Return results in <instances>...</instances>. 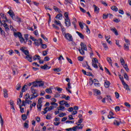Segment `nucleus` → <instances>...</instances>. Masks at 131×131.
Listing matches in <instances>:
<instances>
[{"mask_svg": "<svg viewBox=\"0 0 131 131\" xmlns=\"http://www.w3.org/2000/svg\"><path fill=\"white\" fill-rule=\"evenodd\" d=\"M77 126H74L72 128H66L67 131H76V129H82L83 127V125L81 124H77Z\"/></svg>", "mask_w": 131, "mask_h": 131, "instance_id": "obj_1", "label": "nucleus"}, {"mask_svg": "<svg viewBox=\"0 0 131 131\" xmlns=\"http://www.w3.org/2000/svg\"><path fill=\"white\" fill-rule=\"evenodd\" d=\"M14 35L15 37H18L19 39V41L20 42L23 43V41H24V38L22 37V34L20 32H14Z\"/></svg>", "mask_w": 131, "mask_h": 131, "instance_id": "obj_2", "label": "nucleus"}, {"mask_svg": "<svg viewBox=\"0 0 131 131\" xmlns=\"http://www.w3.org/2000/svg\"><path fill=\"white\" fill-rule=\"evenodd\" d=\"M63 36H64L65 38L69 41H72L73 40V38L72 37V35L70 34V33H64Z\"/></svg>", "mask_w": 131, "mask_h": 131, "instance_id": "obj_3", "label": "nucleus"}, {"mask_svg": "<svg viewBox=\"0 0 131 131\" xmlns=\"http://www.w3.org/2000/svg\"><path fill=\"white\" fill-rule=\"evenodd\" d=\"M25 49H26V48L21 47L20 49V51H21V52L23 53H24V54H25V55H26V56H29V51H28V50H26Z\"/></svg>", "mask_w": 131, "mask_h": 131, "instance_id": "obj_4", "label": "nucleus"}, {"mask_svg": "<svg viewBox=\"0 0 131 131\" xmlns=\"http://www.w3.org/2000/svg\"><path fill=\"white\" fill-rule=\"evenodd\" d=\"M64 23L66 24V26H67V27H69L70 26H71V22L70 21V19L69 18H66L64 19Z\"/></svg>", "mask_w": 131, "mask_h": 131, "instance_id": "obj_5", "label": "nucleus"}, {"mask_svg": "<svg viewBox=\"0 0 131 131\" xmlns=\"http://www.w3.org/2000/svg\"><path fill=\"white\" fill-rule=\"evenodd\" d=\"M35 45H36L37 47H39V45H41L42 43V40L41 39H39L38 40H36L34 41Z\"/></svg>", "mask_w": 131, "mask_h": 131, "instance_id": "obj_6", "label": "nucleus"}, {"mask_svg": "<svg viewBox=\"0 0 131 131\" xmlns=\"http://www.w3.org/2000/svg\"><path fill=\"white\" fill-rule=\"evenodd\" d=\"M30 96L31 98H30V100H32L33 99H35L37 97H38V94L37 93H32Z\"/></svg>", "mask_w": 131, "mask_h": 131, "instance_id": "obj_7", "label": "nucleus"}, {"mask_svg": "<svg viewBox=\"0 0 131 131\" xmlns=\"http://www.w3.org/2000/svg\"><path fill=\"white\" fill-rule=\"evenodd\" d=\"M3 95L4 98H8L9 97V94H8V90L7 89H3Z\"/></svg>", "mask_w": 131, "mask_h": 131, "instance_id": "obj_8", "label": "nucleus"}, {"mask_svg": "<svg viewBox=\"0 0 131 131\" xmlns=\"http://www.w3.org/2000/svg\"><path fill=\"white\" fill-rule=\"evenodd\" d=\"M81 49L83 50L84 51H88V48H86V45H85L83 42H81Z\"/></svg>", "mask_w": 131, "mask_h": 131, "instance_id": "obj_9", "label": "nucleus"}, {"mask_svg": "<svg viewBox=\"0 0 131 131\" xmlns=\"http://www.w3.org/2000/svg\"><path fill=\"white\" fill-rule=\"evenodd\" d=\"M93 7L94 8L95 13L98 14L99 12H100V8L95 5H93Z\"/></svg>", "mask_w": 131, "mask_h": 131, "instance_id": "obj_10", "label": "nucleus"}, {"mask_svg": "<svg viewBox=\"0 0 131 131\" xmlns=\"http://www.w3.org/2000/svg\"><path fill=\"white\" fill-rule=\"evenodd\" d=\"M121 123H122V122H121V121H118L117 120H115L114 121V125H117V126H119V125H120Z\"/></svg>", "mask_w": 131, "mask_h": 131, "instance_id": "obj_11", "label": "nucleus"}, {"mask_svg": "<svg viewBox=\"0 0 131 131\" xmlns=\"http://www.w3.org/2000/svg\"><path fill=\"white\" fill-rule=\"evenodd\" d=\"M123 85L124 86V89L126 90L127 91H130V89H129V87L128 86V85L127 84L125 83V82H124L122 83Z\"/></svg>", "mask_w": 131, "mask_h": 131, "instance_id": "obj_12", "label": "nucleus"}, {"mask_svg": "<svg viewBox=\"0 0 131 131\" xmlns=\"http://www.w3.org/2000/svg\"><path fill=\"white\" fill-rule=\"evenodd\" d=\"M111 36H105V38L107 41V42H108V43H109V45H112V42L110 40H109V39H110L111 38Z\"/></svg>", "mask_w": 131, "mask_h": 131, "instance_id": "obj_13", "label": "nucleus"}, {"mask_svg": "<svg viewBox=\"0 0 131 131\" xmlns=\"http://www.w3.org/2000/svg\"><path fill=\"white\" fill-rule=\"evenodd\" d=\"M25 59H27L29 62H32V56L30 55L26 56Z\"/></svg>", "mask_w": 131, "mask_h": 131, "instance_id": "obj_14", "label": "nucleus"}, {"mask_svg": "<svg viewBox=\"0 0 131 131\" xmlns=\"http://www.w3.org/2000/svg\"><path fill=\"white\" fill-rule=\"evenodd\" d=\"M111 31H113L114 33L115 34V35H118V32L117 31V30L116 28H111Z\"/></svg>", "mask_w": 131, "mask_h": 131, "instance_id": "obj_15", "label": "nucleus"}, {"mask_svg": "<svg viewBox=\"0 0 131 131\" xmlns=\"http://www.w3.org/2000/svg\"><path fill=\"white\" fill-rule=\"evenodd\" d=\"M33 59L34 61H36V60H40L41 58L39 55H35L33 57Z\"/></svg>", "mask_w": 131, "mask_h": 131, "instance_id": "obj_16", "label": "nucleus"}, {"mask_svg": "<svg viewBox=\"0 0 131 131\" xmlns=\"http://www.w3.org/2000/svg\"><path fill=\"white\" fill-rule=\"evenodd\" d=\"M0 16L1 18H2V19H5V20H6V21H9V19H8L7 16H6V15H5V14L1 13L0 14Z\"/></svg>", "mask_w": 131, "mask_h": 131, "instance_id": "obj_17", "label": "nucleus"}, {"mask_svg": "<svg viewBox=\"0 0 131 131\" xmlns=\"http://www.w3.org/2000/svg\"><path fill=\"white\" fill-rule=\"evenodd\" d=\"M55 18L56 19H58V20H62V19H63L62 14L61 13L58 14L55 17Z\"/></svg>", "mask_w": 131, "mask_h": 131, "instance_id": "obj_18", "label": "nucleus"}, {"mask_svg": "<svg viewBox=\"0 0 131 131\" xmlns=\"http://www.w3.org/2000/svg\"><path fill=\"white\" fill-rule=\"evenodd\" d=\"M2 25H3L6 31H9L10 30V29L9 28V26H8V24H3Z\"/></svg>", "mask_w": 131, "mask_h": 131, "instance_id": "obj_19", "label": "nucleus"}, {"mask_svg": "<svg viewBox=\"0 0 131 131\" xmlns=\"http://www.w3.org/2000/svg\"><path fill=\"white\" fill-rule=\"evenodd\" d=\"M94 93L96 94V95H98L99 96V95H101V91L97 89H94L93 90Z\"/></svg>", "mask_w": 131, "mask_h": 131, "instance_id": "obj_20", "label": "nucleus"}, {"mask_svg": "<svg viewBox=\"0 0 131 131\" xmlns=\"http://www.w3.org/2000/svg\"><path fill=\"white\" fill-rule=\"evenodd\" d=\"M104 86L106 89H108L110 86V82L106 81L104 82Z\"/></svg>", "mask_w": 131, "mask_h": 131, "instance_id": "obj_21", "label": "nucleus"}, {"mask_svg": "<svg viewBox=\"0 0 131 131\" xmlns=\"http://www.w3.org/2000/svg\"><path fill=\"white\" fill-rule=\"evenodd\" d=\"M31 92L32 94H34L37 93V90H35V87L31 86Z\"/></svg>", "mask_w": 131, "mask_h": 131, "instance_id": "obj_22", "label": "nucleus"}, {"mask_svg": "<svg viewBox=\"0 0 131 131\" xmlns=\"http://www.w3.org/2000/svg\"><path fill=\"white\" fill-rule=\"evenodd\" d=\"M77 22V20H76V18H73V21H72V24L74 25V28L76 29V23Z\"/></svg>", "mask_w": 131, "mask_h": 131, "instance_id": "obj_23", "label": "nucleus"}, {"mask_svg": "<svg viewBox=\"0 0 131 131\" xmlns=\"http://www.w3.org/2000/svg\"><path fill=\"white\" fill-rule=\"evenodd\" d=\"M106 60L107 61L108 64H110V65H111L112 67H113V66L112 65V59H111V58L107 57Z\"/></svg>", "mask_w": 131, "mask_h": 131, "instance_id": "obj_24", "label": "nucleus"}, {"mask_svg": "<svg viewBox=\"0 0 131 131\" xmlns=\"http://www.w3.org/2000/svg\"><path fill=\"white\" fill-rule=\"evenodd\" d=\"M128 46H130V45L124 44V50L125 51H128L129 50V47Z\"/></svg>", "mask_w": 131, "mask_h": 131, "instance_id": "obj_25", "label": "nucleus"}, {"mask_svg": "<svg viewBox=\"0 0 131 131\" xmlns=\"http://www.w3.org/2000/svg\"><path fill=\"white\" fill-rule=\"evenodd\" d=\"M76 33L78 34V36L81 38V39H83L84 38V36H83V34H81V33L76 31Z\"/></svg>", "mask_w": 131, "mask_h": 131, "instance_id": "obj_26", "label": "nucleus"}, {"mask_svg": "<svg viewBox=\"0 0 131 131\" xmlns=\"http://www.w3.org/2000/svg\"><path fill=\"white\" fill-rule=\"evenodd\" d=\"M53 9L55 11V12H58V13H62V11H61L60 9L58 8V7L56 6H54Z\"/></svg>", "mask_w": 131, "mask_h": 131, "instance_id": "obj_27", "label": "nucleus"}, {"mask_svg": "<svg viewBox=\"0 0 131 131\" xmlns=\"http://www.w3.org/2000/svg\"><path fill=\"white\" fill-rule=\"evenodd\" d=\"M58 111H64L65 110V107L60 105L59 107H57Z\"/></svg>", "mask_w": 131, "mask_h": 131, "instance_id": "obj_28", "label": "nucleus"}, {"mask_svg": "<svg viewBox=\"0 0 131 131\" xmlns=\"http://www.w3.org/2000/svg\"><path fill=\"white\" fill-rule=\"evenodd\" d=\"M32 86L34 88H38V84H37V81H34L32 82Z\"/></svg>", "mask_w": 131, "mask_h": 131, "instance_id": "obj_29", "label": "nucleus"}, {"mask_svg": "<svg viewBox=\"0 0 131 131\" xmlns=\"http://www.w3.org/2000/svg\"><path fill=\"white\" fill-rule=\"evenodd\" d=\"M7 13L9 14V15L11 16H14V15H15V13H14V12L13 11V10L12 9H10L8 12Z\"/></svg>", "mask_w": 131, "mask_h": 131, "instance_id": "obj_30", "label": "nucleus"}, {"mask_svg": "<svg viewBox=\"0 0 131 131\" xmlns=\"http://www.w3.org/2000/svg\"><path fill=\"white\" fill-rule=\"evenodd\" d=\"M27 91V85H25L21 89L22 93H25Z\"/></svg>", "mask_w": 131, "mask_h": 131, "instance_id": "obj_31", "label": "nucleus"}, {"mask_svg": "<svg viewBox=\"0 0 131 131\" xmlns=\"http://www.w3.org/2000/svg\"><path fill=\"white\" fill-rule=\"evenodd\" d=\"M60 28L61 29V32L62 33L63 35H64V33H66V29H65V28H64V27L61 26H60Z\"/></svg>", "mask_w": 131, "mask_h": 131, "instance_id": "obj_32", "label": "nucleus"}, {"mask_svg": "<svg viewBox=\"0 0 131 131\" xmlns=\"http://www.w3.org/2000/svg\"><path fill=\"white\" fill-rule=\"evenodd\" d=\"M38 86H43V82L37 81Z\"/></svg>", "mask_w": 131, "mask_h": 131, "instance_id": "obj_33", "label": "nucleus"}, {"mask_svg": "<svg viewBox=\"0 0 131 131\" xmlns=\"http://www.w3.org/2000/svg\"><path fill=\"white\" fill-rule=\"evenodd\" d=\"M111 10H112V11H115V12H117V11H118V8H117L116 6H114L111 7Z\"/></svg>", "mask_w": 131, "mask_h": 131, "instance_id": "obj_34", "label": "nucleus"}, {"mask_svg": "<svg viewBox=\"0 0 131 131\" xmlns=\"http://www.w3.org/2000/svg\"><path fill=\"white\" fill-rule=\"evenodd\" d=\"M83 25L86 26V25H85V24H82L81 21L79 22V26H80L81 29H83Z\"/></svg>", "mask_w": 131, "mask_h": 131, "instance_id": "obj_35", "label": "nucleus"}, {"mask_svg": "<svg viewBox=\"0 0 131 131\" xmlns=\"http://www.w3.org/2000/svg\"><path fill=\"white\" fill-rule=\"evenodd\" d=\"M14 21H17L18 23H21V18L19 17L18 16H16V18Z\"/></svg>", "mask_w": 131, "mask_h": 131, "instance_id": "obj_36", "label": "nucleus"}, {"mask_svg": "<svg viewBox=\"0 0 131 131\" xmlns=\"http://www.w3.org/2000/svg\"><path fill=\"white\" fill-rule=\"evenodd\" d=\"M43 97L40 98L38 100V105H42L41 103H42V101L41 100H43Z\"/></svg>", "mask_w": 131, "mask_h": 131, "instance_id": "obj_37", "label": "nucleus"}, {"mask_svg": "<svg viewBox=\"0 0 131 131\" xmlns=\"http://www.w3.org/2000/svg\"><path fill=\"white\" fill-rule=\"evenodd\" d=\"M54 23L55 24H56V25H59L60 26H62V24H61V21H57V20H54Z\"/></svg>", "mask_w": 131, "mask_h": 131, "instance_id": "obj_38", "label": "nucleus"}, {"mask_svg": "<svg viewBox=\"0 0 131 131\" xmlns=\"http://www.w3.org/2000/svg\"><path fill=\"white\" fill-rule=\"evenodd\" d=\"M92 63H99V61L98 60V59L97 58H93L92 59Z\"/></svg>", "mask_w": 131, "mask_h": 131, "instance_id": "obj_39", "label": "nucleus"}, {"mask_svg": "<svg viewBox=\"0 0 131 131\" xmlns=\"http://www.w3.org/2000/svg\"><path fill=\"white\" fill-rule=\"evenodd\" d=\"M35 106H36V103L33 102L32 104L30 105V110H32V107H35Z\"/></svg>", "mask_w": 131, "mask_h": 131, "instance_id": "obj_40", "label": "nucleus"}, {"mask_svg": "<svg viewBox=\"0 0 131 131\" xmlns=\"http://www.w3.org/2000/svg\"><path fill=\"white\" fill-rule=\"evenodd\" d=\"M101 43H102V46H103V48L105 50L108 49V46H107V44L106 43H104V42H102Z\"/></svg>", "mask_w": 131, "mask_h": 131, "instance_id": "obj_41", "label": "nucleus"}, {"mask_svg": "<svg viewBox=\"0 0 131 131\" xmlns=\"http://www.w3.org/2000/svg\"><path fill=\"white\" fill-rule=\"evenodd\" d=\"M45 92L47 93V94H52V89H47L45 90Z\"/></svg>", "mask_w": 131, "mask_h": 131, "instance_id": "obj_42", "label": "nucleus"}, {"mask_svg": "<svg viewBox=\"0 0 131 131\" xmlns=\"http://www.w3.org/2000/svg\"><path fill=\"white\" fill-rule=\"evenodd\" d=\"M94 85L95 86H101V84H100V83H99V81H98V80H97L96 82H94Z\"/></svg>", "mask_w": 131, "mask_h": 131, "instance_id": "obj_43", "label": "nucleus"}, {"mask_svg": "<svg viewBox=\"0 0 131 131\" xmlns=\"http://www.w3.org/2000/svg\"><path fill=\"white\" fill-rule=\"evenodd\" d=\"M27 122H28V121H26V122L24 124V127H25V128H28V127H29V125Z\"/></svg>", "mask_w": 131, "mask_h": 131, "instance_id": "obj_44", "label": "nucleus"}, {"mask_svg": "<svg viewBox=\"0 0 131 131\" xmlns=\"http://www.w3.org/2000/svg\"><path fill=\"white\" fill-rule=\"evenodd\" d=\"M41 107H42V104H37V107L38 111H41Z\"/></svg>", "mask_w": 131, "mask_h": 131, "instance_id": "obj_45", "label": "nucleus"}, {"mask_svg": "<svg viewBox=\"0 0 131 131\" xmlns=\"http://www.w3.org/2000/svg\"><path fill=\"white\" fill-rule=\"evenodd\" d=\"M64 16L66 19H69V13L67 12H65L64 14Z\"/></svg>", "mask_w": 131, "mask_h": 131, "instance_id": "obj_46", "label": "nucleus"}, {"mask_svg": "<svg viewBox=\"0 0 131 131\" xmlns=\"http://www.w3.org/2000/svg\"><path fill=\"white\" fill-rule=\"evenodd\" d=\"M86 65L84 67H86V68L87 69H89V70H91L92 71V69L91 68V67H90V66H89V63L87 62V61H86ZM87 66V67H86Z\"/></svg>", "mask_w": 131, "mask_h": 131, "instance_id": "obj_47", "label": "nucleus"}, {"mask_svg": "<svg viewBox=\"0 0 131 131\" xmlns=\"http://www.w3.org/2000/svg\"><path fill=\"white\" fill-rule=\"evenodd\" d=\"M0 123L1 124L2 126L4 125V120H3V117H2V115H0Z\"/></svg>", "mask_w": 131, "mask_h": 131, "instance_id": "obj_48", "label": "nucleus"}, {"mask_svg": "<svg viewBox=\"0 0 131 131\" xmlns=\"http://www.w3.org/2000/svg\"><path fill=\"white\" fill-rule=\"evenodd\" d=\"M21 99L18 98L17 101V104L18 105V106H21Z\"/></svg>", "mask_w": 131, "mask_h": 131, "instance_id": "obj_49", "label": "nucleus"}, {"mask_svg": "<svg viewBox=\"0 0 131 131\" xmlns=\"http://www.w3.org/2000/svg\"><path fill=\"white\" fill-rule=\"evenodd\" d=\"M123 67L124 69L127 71V72H128L129 69H128V67H127V64H125V65L123 66Z\"/></svg>", "mask_w": 131, "mask_h": 131, "instance_id": "obj_50", "label": "nucleus"}, {"mask_svg": "<svg viewBox=\"0 0 131 131\" xmlns=\"http://www.w3.org/2000/svg\"><path fill=\"white\" fill-rule=\"evenodd\" d=\"M53 71L56 72H60L61 71V68H55L53 69Z\"/></svg>", "mask_w": 131, "mask_h": 131, "instance_id": "obj_51", "label": "nucleus"}, {"mask_svg": "<svg viewBox=\"0 0 131 131\" xmlns=\"http://www.w3.org/2000/svg\"><path fill=\"white\" fill-rule=\"evenodd\" d=\"M11 107H13L15 106V103H14V101L11 100L9 102Z\"/></svg>", "mask_w": 131, "mask_h": 131, "instance_id": "obj_52", "label": "nucleus"}, {"mask_svg": "<svg viewBox=\"0 0 131 131\" xmlns=\"http://www.w3.org/2000/svg\"><path fill=\"white\" fill-rule=\"evenodd\" d=\"M96 81H97V79H94L93 80L90 81L89 83H90V85H93V83H94V82H96Z\"/></svg>", "mask_w": 131, "mask_h": 131, "instance_id": "obj_53", "label": "nucleus"}, {"mask_svg": "<svg viewBox=\"0 0 131 131\" xmlns=\"http://www.w3.org/2000/svg\"><path fill=\"white\" fill-rule=\"evenodd\" d=\"M21 118L23 120H25L26 119H27V116H26L25 114L22 115Z\"/></svg>", "mask_w": 131, "mask_h": 131, "instance_id": "obj_54", "label": "nucleus"}, {"mask_svg": "<svg viewBox=\"0 0 131 131\" xmlns=\"http://www.w3.org/2000/svg\"><path fill=\"white\" fill-rule=\"evenodd\" d=\"M51 104L52 105V106H54V107L55 108H57V107H58V103H56L55 102H51Z\"/></svg>", "mask_w": 131, "mask_h": 131, "instance_id": "obj_55", "label": "nucleus"}, {"mask_svg": "<svg viewBox=\"0 0 131 131\" xmlns=\"http://www.w3.org/2000/svg\"><path fill=\"white\" fill-rule=\"evenodd\" d=\"M119 77L122 83L124 82V80L123 79V77L121 76V75H119Z\"/></svg>", "mask_w": 131, "mask_h": 131, "instance_id": "obj_56", "label": "nucleus"}, {"mask_svg": "<svg viewBox=\"0 0 131 131\" xmlns=\"http://www.w3.org/2000/svg\"><path fill=\"white\" fill-rule=\"evenodd\" d=\"M58 116L59 117H63V116H66V113H62L61 114H59Z\"/></svg>", "mask_w": 131, "mask_h": 131, "instance_id": "obj_57", "label": "nucleus"}, {"mask_svg": "<svg viewBox=\"0 0 131 131\" xmlns=\"http://www.w3.org/2000/svg\"><path fill=\"white\" fill-rule=\"evenodd\" d=\"M56 90L57 92H59V94L63 91V89L62 88L56 87Z\"/></svg>", "mask_w": 131, "mask_h": 131, "instance_id": "obj_58", "label": "nucleus"}, {"mask_svg": "<svg viewBox=\"0 0 131 131\" xmlns=\"http://www.w3.org/2000/svg\"><path fill=\"white\" fill-rule=\"evenodd\" d=\"M41 69H43L44 70H46V69H48V65L45 64L43 66H41Z\"/></svg>", "mask_w": 131, "mask_h": 131, "instance_id": "obj_59", "label": "nucleus"}, {"mask_svg": "<svg viewBox=\"0 0 131 131\" xmlns=\"http://www.w3.org/2000/svg\"><path fill=\"white\" fill-rule=\"evenodd\" d=\"M79 52H80L81 55H84V50L83 49H79Z\"/></svg>", "mask_w": 131, "mask_h": 131, "instance_id": "obj_60", "label": "nucleus"}, {"mask_svg": "<svg viewBox=\"0 0 131 131\" xmlns=\"http://www.w3.org/2000/svg\"><path fill=\"white\" fill-rule=\"evenodd\" d=\"M41 37H42V38L44 39V40H45V41H48V38H47V37L46 36L42 34L41 35Z\"/></svg>", "mask_w": 131, "mask_h": 131, "instance_id": "obj_61", "label": "nucleus"}, {"mask_svg": "<svg viewBox=\"0 0 131 131\" xmlns=\"http://www.w3.org/2000/svg\"><path fill=\"white\" fill-rule=\"evenodd\" d=\"M124 77L125 79H126V80H129L128 76L127 75V74L124 73Z\"/></svg>", "mask_w": 131, "mask_h": 131, "instance_id": "obj_62", "label": "nucleus"}, {"mask_svg": "<svg viewBox=\"0 0 131 131\" xmlns=\"http://www.w3.org/2000/svg\"><path fill=\"white\" fill-rule=\"evenodd\" d=\"M120 62H121V64L122 66L124 65V63H125V62L124 61V59H123V58H120Z\"/></svg>", "mask_w": 131, "mask_h": 131, "instance_id": "obj_63", "label": "nucleus"}, {"mask_svg": "<svg viewBox=\"0 0 131 131\" xmlns=\"http://www.w3.org/2000/svg\"><path fill=\"white\" fill-rule=\"evenodd\" d=\"M92 66L94 68H96V69H98V65L97 64V63H92Z\"/></svg>", "mask_w": 131, "mask_h": 131, "instance_id": "obj_64", "label": "nucleus"}]
</instances>
